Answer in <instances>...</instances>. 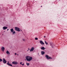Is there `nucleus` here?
I'll list each match as a JSON object with an SVG mask.
<instances>
[{"instance_id": "f257e3e1", "label": "nucleus", "mask_w": 67, "mask_h": 67, "mask_svg": "<svg viewBox=\"0 0 67 67\" xmlns=\"http://www.w3.org/2000/svg\"><path fill=\"white\" fill-rule=\"evenodd\" d=\"M26 58L27 61L30 62V61L33 59V58L31 57H30L27 56L26 57Z\"/></svg>"}, {"instance_id": "f03ea898", "label": "nucleus", "mask_w": 67, "mask_h": 67, "mask_svg": "<svg viewBox=\"0 0 67 67\" xmlns=\"http://www.w3.org/2000/svg\"><path fill=\"white\" fill-rule=\"evenodd\" d=\"M15 30L16 31H18V32H20V28H19L18 27H15Z\"/></svg>"}, {"instance_id": "7ed1b4c3", "label": "nucleus", "mask_w": 67, "mask_h": 67, "mask_svg": "<svg viewBox=\"0 0 67 67\" xmlns=\"http://www.w3.org/2000/svg\"><path fill=\"white\" fill-rule=\"evenodd\" d=\"M3 62L4 64H6L7 63V61L4 58H3Z\"/></svg>"}, {"instance_id": "20e7f679", "label": "nucleus", "mask_w": 67, "mask_h": 67, "mask_svg": "<svg viewBox=\"0 0 67 67\" xmlns=\"http://www.w3.org/2000/svg\"><path fill=\"white\" fill-rule=\"evenodd\" d=\"M12 64H15V65H16V64H18V63L15 61H14L12 62Z\"/></svg>"}, {"instance_id": "39448f33", "label": "nucleus", "mask_w": 67, "mask_h": 67, "mask_svg": "<svg viewBox=\"0 0 67 67\" xmlns=\"http://www.w3.org/2000/svg\"><path fill=\"white\" fill-rule=\"evenodd\" d=\"M40 43L41 44V45H44V44H45L44 43V42H43V41H42V40H41L40 41Z\"/></svg>"}, {"instance_id": "423d86ee", "label": "nucleus", "mask_w": 67, "mask_h": 67, "mask_svg": "<svg viewBox=\"0 0 67 67\" xmlns=\"http://www.w3.org/2000/svg\"><path fill=\"white\" fill-rule=\"evenodd\" d=\"M1 49L2 52H4V49H5V48L4 47H2L1 48Z\"/></svg>"}, {"instance_id": "0eeeda50", "label": "nucleus", "mask_w": 67, "mask_h": 67, "mask_svg": "<svg viewBox=\"0 0 67 67\" xmlns=\"http://www.w3.org/2000/svg\"><path fill=\"white\" fill-rule=\"evenodd\" d=\"M50 45L51 46V47L52 48H53V47H54V44H53V43H50Z\"/></svg>"}, {"instance_id": "6e6552de", "label": "nucleus", "mask_w": 67, "mask_h": 67, "mask_svg": "<svg viewBox=\"0 0 67 67\" xmlns=\"http://www.w3.org/2000/svg\"><path fill=\"white\" fill-rule=\"evenodd\" d=\"M34 50V47H32L31 48V49L30 50V52H32V51H33Z\"/></svg>"}, {"instance_id": "1a4fd4ad", "label": "nucleus", "mask_w": 67, "mask_h": 67, "mask_svg": "<svg viewBox=\"0 0 67 67\" xmlns=\"http://www.w3.org/2000/svg\"><path fill=\"white\" fill-rule=\"evenodd\" d=\"M8 29V27H7L4 26L3 27V30H6V29Z\"/></svg>"}, {"instance_id": "9d476101", "label": "nucleus", "mask_w": 67, "mask_h": 67, "mask_svg": "<svg viewBox=\"0 0 67 67\" xmlns=\"http://www.w3.org/2000/svg\"><path fill=\"white\" fill-rule=\"evenodd\" d=\"M45 57L47 58V59H48V60H49V56H48V55H46Z\"/></svg>"}, {"instance_id": "9b49d317", "label": "nucleus", "mask_w": 67, "mask_h": 67, "mask_svg": "<svg viewBox=\"0 0 67 67\" xmlns=\"http://www.w3.org/2000/svg\"><path fill=\"white\" fill-rule=\"evenodd\" d=\"M7 65H8V66H11L12 67V65L10 64H9V62H8V63H7Z\"/></svg>"}, {"instance_id": "f8f14e48", "label": "nucleus", "mask_w": 67, "mask_h": 67, "mask_svg": "<svg viewBox=\"0 0 67 67\" xmlns=\"http://www.w3.org/2000/svg\"><path fill=\"white\" fill-rule=\"evenodd\" d=\"M6 53L7 55H10V53L9 52V51H7L6 52Z\"/></svg>"}, {"instance_id": "ddd939ff", "label": "nucleus", "mask_w": 67, "mask_h": 67, "mask_svg": "<svg viewBox=\"0 0 67 67\" xmlns=\"http://www.w3.org/2000/svg\"><path fill=\"white\" fill-rule=\"evenodd\" d=\"M41 53L42 55H44L45 54V52L44 51H42L41 52Z\"/></svg>"}, {"instance_id": "4468645a", "label": "nucleus", "mask_w": 67, "mask_h": 67, "mask_svg": "<svg viewBox=\"0 0 67 67\" xmlns=\"http://www.w3.org/2000/svg\"><path fill=\"white\" fill-rule=\"evenodd\" d=\"M41 49H42V50H45V47H42L41 48Z\"/></svg>"}, {"instance_id": "2eb2a0df", "label": "nucleus", "mask_w": 67, "mask_h": 67, "mask_svg": "<svg viewBox=\"0 0 67 67\" xmlns=\"http://www.w3.org/2000/svg\"><path fill=\"white\" fill-rule=\"evenodd\" d=\"M10 30L12 32H13V31H14L13 30V29H11Z\"/></svg>"}, {"instance_id": "dca6fc26", "label": "nucleus", "mask_w": 67, "mask_h": 67, "mask_svg": "<svg viewBox=\"0 0 67 67\" xmlns=\"http://www.w3.org/2000/svg\"><path fill=\"white\" fill-rule=\"evenodd\" d=\"M22 64V62L20 63V65H22V66H24V63H23V64Z\"/></svg>"}, {"instance_id": "f3484780", "label": "nucleus", "mask_w": 67, "mask_h": 67, "mask_svg": "<svg viewBox=\"0 0 67 67\" xmlns=\"http://www.w3.org/2000/svg\"><path fill=\"white\" fill-rule=\"evenodd\" d=\"M13 32V34H15V31H14Z\"/></svg>"}, {"instance_id": "a211bd4d", "label": "nucleus", "mask_w": 67, "mask_h": 67, "mask_svg": "<svg viewBox=\"0 0 67 67\" xmlns=\"http://www.w3.org/2000/svg\"><path fill=\"white\" fill-rule=\"evenodd\" d=\"M44 41L46 44L47 45H48V43H47V42H46V41Z\"/></svg>"}, {"instance_id": "6ab92c4d", "label": "nucleus", "mask_w": 67, "mask_h": 67, "mask_svg": "<svg viewBox=\"0 0 67 67\" xmlns=\"http://www.w3.org/2000/svg\"><path fill=\"white\" fill-rule=\"evenodd\" d=\"M26 65L27 66H29V65H30V64L29 63H26Z\"/></svg>"}, {"instance_id": "aec40b11", "label": "nucleus", "mask_w": 67, "mask_h": 67, "mask_svg": "<svg viewBox=\"0 0 67 67\" xmlns=\"http://www.w3.org/2000/svg\"><path fill=\"white\" fill-rule=\"evenodd\" d=\"M2 61V59H0V62H1Z\"/></svg>"}, {"instance_id": "412c9836", "label": "nucleus", "mask_w": 67, "mask_h": 67, "mask_svg": "<svg viewBox=\"0 0 67 67\" xmlns=\"http://www.w3.org/2000/svg\"><path fill=\"white\" fill-rule=\"evenodd\" d=\"M35 39L36 40H38V38H35Z\"/></svg>"}, {"instance_id": "4be33fe9", "label": "nucleus", "mask_w": 67, "mask_h": 67, "mask_svg": "<svg viewBox=\"0 0 67 67\" xmlns=\"http://www.w3.org/2000/svg\"><path fill=\"white\" fill-rule=\"evenodd\" d=\"M23 41H25V39H23Z\"/></svg>"}, {"instance_id": "5701e85b", "label": "nucleus", "mask_w": 67, "mask_h": 67, "mask_svg": "<svg viewBox=\"0 0 67 67\" xmlns=\"http://www.w3.org/2000/svg\"><path fill=\"white\" fill-rule=\"evenodd\" d=\"M49 59H52V58H51L50 57H49Z\"/></svg>"}, {"instance_id": "b1692460", "label": "nucleus", "mask_w": 67, "mask_h": 67, "mask_svg": "<svg viewBox=\"0 0 67 67\" xmlns=\"http://www.w3.org/2000/svg\"><path fill=\"white\" fill-rule=\"evenodd\" d=\"M15 55H16L17 54L16 53H15Z\"/></svg>"}, {"instance_id": "393cba45", "label": "nucleus", "mask_w": 67, "mask_h": 67, "mask_svg": "<svg viewBox=\"0 0 67 67\" xmlns=\"http://www.w3.org/2000/svg\"><path fill=\"white\" fill-rule=\"evenodd\" d=\"M28 50H30V48H28Z\"/></svg>"}, {"instance_id": "a878e982", "label": "nucleus", "mask_w": 67, "mask_h": 67, "mask_svg": "<svg viewBox=\"0 0 67 67\" xmlns=\"http://www.w3.org/2000/svg\"><path fill=\"white\" fill-rule=\"evenodd\" d=\"M27 52H29V50H27Z\"/></svg>"}, {"instance_id": "bb28decb", "label": "nucleus", "mask_w": 67, "mask_h": 67, "mask_svg": "<svg viewBox=\"0 0 67 67\" xmlns=\"http://www.w3.org/2000/svg\"><path fill=\"white\" fill-rule=\"evenodd\" d=\"M8 30H9V29H7V31H8Z\"/></svg>"}, {"instance_id": "cd10ccee", "label": "nucleus", "mask_w": 67, "mask_h": 67, "mask_svg": "<svg viewBox=\"0 0 67 67\" xmlns=\"http://www.w3.org/2000/svg\"><path fill=\"white\" fill-rule=\"evenodd\" d=\"M44 37H46V36H44Z\"/></svg>"}, {"instance_id": "c85d7f7f", "label": "nucleus", "mask_w": 67, "mask_h": 67, "mask_svg": "<svg viewBox=\"0 0 67 67\" xmlns=\"http://www.w3.org/2000/svg\"><path fill=\"white\" fill-rule=\"evenodd\" d=\"M41 7H42V6H41Z\"/></svg>"}, {"instance_id": "c756f323", "label": "nucleus", "mask_w": 67, "mask_h": 67, "mask_svg": "<svg viewBox=\"0 0 67 67\" xmlns=\"http://www.w3.org/2000/svg\"><path fill=\"white\" fill-rule=\"evenodd\" d=\"M18 55H19V54H17V55L18 56Z\"/></svg>"}, {"instance_id": "7c9ffc66", "label": "nucleus", "mask_w": 67, "mask_h": 67, "mask_svg": "<svg viewBox=\"0 0 67 67\" xmlns=\"http://www.w3.org/2000/svg\"><path fill=\"white\" fill-rule=\"evenodd\" d=\"M21 31H22V30H21Z\"/></svg>"}, {"instance_id": "2f4dec72", "label": "nucleus", "mask_w": 67, "mask_h": 67, "mask_svg": "<svg viewBox=\"0 0 67 67\" xmlns=\"http://www.w3.org/2000/svg\"><path fill=\"white\" fill-rule=\"evenodd\" d=\"M2 35H3V34Z\"/></svg>"}]
</instances>
